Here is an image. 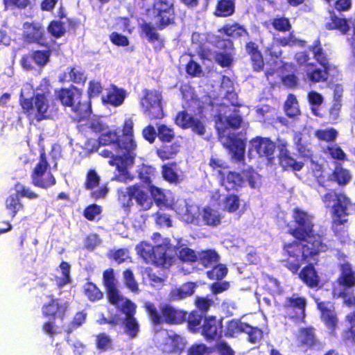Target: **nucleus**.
<instances>
[{
	"instance_id": "1",
	"label": "nucleus",
	"mask_w": 355,
	"mask_h": 355,
	"mask_svg": "<svg viewBox=\"0 0 355 355\" xmlns=\"http://www.w3.org/2000/svg\"><path fill=\"white\" fill-rule=\"evenodd\" d=\"M292 218L294 226L288 227V233L295 239L282 245L283 266L292 274H297L307 287L318 288L320 277L315 265L329 246L323 235L315 232L313 217L308 212L295 207Z\"/></svg>"
},
{
	"instance_id": "2",
	"label": "nucleus",
	"mask_w": 355,
	"mask_h": 355,
	"mask_svg": "<svg viewBox=\"0 0 355 355\" xmlns=\"http://www.w3.org/2000/svg\"><path fill=\"white\" fill-rule=\"evenodd\" d=\"M134 123L132 119H125L122 124V135L116 130H107L101 133L98 137L100 146H111L114 151L108 148L103 149L100 153L104 158H109L110 166H116V173L113 180L120 182H128L134 180L129 173L125 164H132L136 157L137 143L134 139Z\"/></svg>"
},
{
	"instance_id": "3",
	"label": "nucleus",
	"mask_w": 355,
	"mask_h": 355,
	"mask_svg": "<svg viewBox=\"0 0 355 355\" xmlns=\"http://www.w3.org/2000/svg\"><path fill=\"white\" fill-rule=\"evenodd\" d=\"M308 49L312 53L313 58L322 67V69L317 68L315 63L310 61L311 58L306 51L297 52L294 55L295 61L299 67L304 68L309 82L318 83L327 81L332 65L320 38L314 40Z\"/></svg>"
},
{
	"instance_id": "4",
	"label": "nucleus",
	"mask_w": 355,
	"mask_h": 355,
	"mask_svg": "<svg viewBox=\"0 0 355 355\" xmlns=\"http://www.w3.org/2000/svg\"><path fill=\"white\" fill-rule=\"evenodd\" d=\"M49 87V80L44 78L37 87L38 90L42 91L41 93H36L31 98H26L22 94L20 95L19 104L30 123H38L50 118Z\"/></svg>"
},
{
	"instance_id": "5",
	"label": "nucleus",
	"mask_w": 355,
	"mask_h": 355,
	"mask_svg": "<svg viewBox=\"0 0 355 355\" xmlns=\"http://www.w3.org/2000/svg\"><path fill=\"white\" fill-rule=\"evenodd\" d=\"M144 308L150 324L159 326L163 324L168 325H178L187 322L188 323L187 312L178 309L170 304H160L158 308L150 302H146Z\"/></svg>"
},
{
	"instance_id": "6",
	"label": "nucleus",
	"mask_w": 355,
	"mask_h": 355,
	"mask_svg": "<svg viewBox=\"0 0 355 355\" xmlns=\"http://www.w3.org/2000/svg\"><path fill=\"white\" fill-rule=\"evenodd\" d=\"M83 92L71 85L68 88H60L55 91L56 99L64 107H70L77 121H81L90 116L91 101L83 100Z\"/></svg>"
},
{
	"instance_id": "7",
	"label": "nucleus",
	"mask_w": 355,
	"mask_h": 355,
	"mask_svg": "<svg viewBox=\"0 0 355 355\" xmlns=\"http://www.w3.org/2000/svg\"><path fill=\"white\" fill-rule=\"evenodd\" d=\"M171 248L170 239H163L160 243H157L155 246L148 242L141 241L137 245L135 250L145 263L164 267L170 259L167 255V252Z\"/></svg>"
},
{
	"instance_id": "8",
	"label": "nucleus",
	"mask_w": 355,
	"mask_h": 355,
	"mask_svg": "<svg viewBox=\"0 0 355 355\" xmlns=\"http://www.w3.org/2000/svg\"><path fill=\"white\" fill-rule=\"evenodd\" d=\"M148 11L155 20L156 28L159 31L175 24L177 14L175 0H153Z\"/></svg>"
},
{
	"instance_id": "9",
	"label": "nucleus",
	"mask_w": 355,
	"mask_h": 355,
	"mask_svg": "<svg viewBox=\"0 0 355 355\" xmlns=\"http://www.w3.org/2000/svg\"><path fill=\"white\" fill-rule=\"evenodd\" d=\"M162 93L156 89H144L140 100L143 114L150 121L162 119L164 116Z\"/></svg>"
},
{
	"instance_id": "10",
	"label": "nucleus",
	"mask_w": 355,
	"mask_h": 355,
	"mask_svg": "<svg viewBox=\"0 0 355 355\" xmlns=\"http://www.w3.org/2000/svg\"><path fill=\"white\" fill-rule=\"evenodd\" d=\"M31 177L35 187L44 189L52 187L56 184V179L50 171V165L44 149L40 152L38 162L33 169Z\"/></svg>"
},
{
	"instance_id": "11",
	"label": "nucleus",
	"mask_w": 355,
	"mask_h": 355,
	"mask_svg": "<svg viewBox=\"0 0 355 355\" xmlns=\"http://www.w3.org/2000/svg\"><path fill=\"white\" fill-rule=\"evenodd\" d=\"M223 318H218L216 315H209L203 318L198 327L193 328L188 324V329L192 333L200 332V334L208 342L214 341L223 337Z\"/></svg>"
},
{
	"instance_id": "12",
	"label": "nucleus",
	"mask_w": 355,
	"mask_h": 355,
	"mask_svg": "<svg viewBox=\"0 0 355 355\" xmlns=\"http://www.w3.org/2000/svg\"><path fill=\"white\" fill-rule=\"evenodd\" d=\"M307 300L297 293L286 297L282 304L285 317L293 321H304L306 318Z\"/></svg>"
},
{
	"instance_id": "13",
	"label": "nucleus",
	"mask_w": 355,
	"mask_h": 355,
	"mask_svg": "<svg viewBox=\"0 0 355 355\" xmlns=\"http://www.w3.org/2000/svg\"><path fill=\"white\" fill-rule=\"evenodd\" d=\"M250 152H254L259 158L266 160L270 164L274 163L277 141L275 142L269 137L257 136L250 141Z\"/></svg>"
},
{
	"instance_id": "14",
	"label": "nucleus",
	"mask_w": 355,
	"mask_h": 355,
	"mask_svg": "<svg viewBox=\"0 0 355 355\" xmlns=\"http://www.w3.org/2000/svg\"><path fill=\"white\" fill-rule=\"evenodd\" d=\"M193 304L196 309L190 313H187L188 324L193 328L198 327L203 318L208 316V312L214 306V301L209 295L197 296L194 300Z\"/></svg>"
},
{
	"instance_id": "15",
	"label": "nucleus",
	"mask_w": 355,
	"mask_h": 355,
	"mask_svg": "<svg viewBox=\"0 0 355 355\" xmlns=\"http://www.w3.org/2000/svg\"><path fill=\"white\" fill-rule=\"evenodd\" d=\"M49 301L42 306V314L47 319H59L63 321L70 307L67 301L62 302L60 299L55 297L53 295H48Z\"/></svg>"
},
{
	"instance_id": "16",
	"label": "nucleus",
	"mask_w": 355,
	"mask_h": 355,
	"mask_svg": "<svg viewBox=\"0 0 355 355\" xmlns=\"http://www.w3.org/2000/svg\"><path fill=\"white\" fill-rule=\"evenodd\" d=\"M295 340L297 347L304 352L320 349L322 347L315 334V329L312 326L300 328Z\"/></svg>"
},
{
	"instance_id": "17",
	"label": "nucleus",
	"mask_w": 355,
	"mask_h": 355,
	"mask_svg": "<svg viewBox=\"0 0 355 355\" xmlns=\"http://www.w3.org/2000/svg\"><path fill=\"white\" fill-rule=\"evenodd\" d=\"M289 144L285 139L277 138L278 159L283 170L299 171L304 167V162L297 161L288 150Z\"/></svg>"
},
{
	"instance_id": "18",
	"label": "nucleus",
	"mask_w": 355,
	"mask_h": 355,
	"mask_svg": "<svg viewBox=\"0 0 355 355\" xmlns=\"http://www.w3.org/2000/svg\"><path fill=\"white\" fill-rule=\"evenodd\" d=\"M23 40L27 44H37L47 46L45 31L38 22H25L23 24Z\"/></svg>"
},
{
	"instance_id": "19",
	"label": "nucleus",
	"mask_w": 355,
	"mask_h": 355,
	"mask_svg": "<svg viewBox=\"0 0 355 355\" xmlns=\"http://www.w3.org/2000/svg\"><path fill=\"white\" fill-rule=\"evenodd\" d=\"M340 275L337 278V283L345 290L351 289L355 286V271L352 264L345 262L340 266Z\"/></svg>"
},
{
	"instance_id": "20",
	"label": "nucleus",
	"mask_w": 355,
	"mask_h": 355,
	"mask_svg": "<svg viewBox=\"0 0 355 355\" xmlns=\"http://www.w3.org/2000/svg\"><path fill=\"white\" fill-rule=\"evenodd\" d=\"M125 96L126 92L124 89L119 88L112 84L107 89L106 95L102 96V102L104 105L118 107L123 103Z\"/></svg>"
},
{
	"instance_id": "21",
	"label": "nucleus",
	"mask_w": 355,
	"mask_h": 355,
	"mask_svg": "<svg viewBox=\"0 0 355 355\" xmlns=\"http://www.w3.org/2000/svg\"><path fill=\"white\" fill-rule=\"evenodd\" d=\"M219 175L220 176L221 184L227 191H237L243 183V177L237 172L229 171L225 175L223 171H219Z\"/></svg>"
},
{
	"instance_id": "22",
	"label": "nucleus",
	"mask_w": 355,
	"mask_h": 355,
	"mask_svg": "<svg viewBox=\"0 0 355 355\" xmlns=\"http://www.w3.org/2000/svg\"><path fill=\"white\" fill-rule=\"evenodd\" d=\"M351 179L352 175L349 171L343 168L340 163L335 165L333 171L327 176L328 181L336 183L340 187L347 185Z\"/></svg>"
},
{
	"instance_id": "23",
	"label": "nucleus",
	"mask_w": 355,
	"mask_h": 355,
	"mask_svg": "<svg viewBox=\"0 0 355 355\" xmlns=\"http://www.w3.org/2000/svg\"><path fill=\"white\" fill-rule=\"evenodd\" d=\"M325 28L329 31H338L343 35L347 34L349 31V25L347 19L339 17L333 10L329 12V17L325 24Z\"/></svg>"
},
{
	"instance_id": "24",
	"label": "nucleus",
	"mask_w": 355,
	"mask_h": 355,
	"mask_svg": "<svg viewBox=\"0 0 355 355\" xmlns=\"http://www.w3.org/2000/svg\"><path fill=\"white\" fill-rule=\"evenodd\" d=\"M236 12V0H217L213 15L216 17H232Z\"/></svg>"
},
{
	"instance_id": "25",
	"label": "nucleus",
	"mask_w": 355,
	"mask_h": 355,
	"mask_svg": "<svg viewBox=\"0 0 355 355\" xmlns=\"http://www.w3.org/2000/svg\"><path fill=\"white\" fill-rule=\"evenodd\" d=\"M218 31L227 37L237 39L245 35L249 36V33L246 28L238 22L233 24H226L223 25Z\"/></svg>"
},
{
	"instance_id": "26",
	"label": "nucleus",
	"mask_w": 355,
	"mask_h": 355,
	"mask_svg": "<svg viewBox=\"0 0 355 355\" xmlns=\"http://www.w3.org/2000/svg\"><path fill=\"white\" fill-rule=\"evenodd\" d=\"M130 193L132 199H135L137 203L144 210H147L151 207V202L141 186L137 183L130 186Z\"/></svg>"
},
{
	"instance_id": "27",
	"label": "nucleus",
	"mask_w": 355,
	"mask_h": 355,
	"mask_svg": "<svg viewBox=\"0 0 355 355\" xmlns=\"http://www.w3.org/2000/svg\"><path fill=\"white\" fill-rule=\"evenodd\" d=\"M220 255L214 249L201 250L198 252L197 261L205 268L211 267L218 263Z\"/></svg>"
},
{
	"instance_id": "28",
	"label": "nucleus",
	"mask_w": 355,
	"mask_h": 355,
	"mask_svg": "<svg viewBox=\"0 0 355 355\" xmlns=\"http://www.w3.org/2000/svg\"><path fill=\"white\" fill-rule=\"evenodd\" d=\"M5 207L11 219H13L19 212L24 210V204L15 193L9 195L6 198Z\"/></svg>"
},
{
	"instance_id": "29",
	"label": "nucleus",
	"mask_w": 355,
	"mask_h": 355,
	"mask_svg": "<svg viewBox=\"0 0 355 355\" xmlns=\"http://www.w3.org/2000/svg\"><path fill=\"white\" fill-rule=\"evenodd\" d=\"M180 147L181 145L178 141H175L169 145L163 144L157 149L156 154L162 160L173 159L180 152Z\"/></svg>"
},
{
	"instance_id": "30",
	"label": "nucleus",
	"mask_w": 355,
	"mask_h": 355,
	"mask_svg": "<svg viewBox=\"0 0 355 355\" xmlns=\"http://www.w3.org/2000/svg\"><path fill=\"white\" fill-rule=\"evenodd\" d=\"M140 28L141 33L145 35L148 42L153 44L157 42L159 49L164 47V40L161 38L159 34L157 32L156 26L154 27L150 23L144 22L141 24Z\"/></svg>"
},
{
	"instance_id": "31",
	"label": "nucleus",
	"mask_w": 355,
	"mask_h": 355,
	"mask_svg": "<svg viewBox=\"0 0 355 355\" xmlns=\"http://www.w3.org/2000/svg\"><path fill=\"white\" fill-rule=\"evenodd\" d=\"M232 159L237 162L245 159V144L240 139H232L228 146Z\"/></svg>"
},
{
	"instance_id": "32",
	"label": "nucleus",
	"mask_w": 355,
	"mask_h": 355,
	"mask_svg": "<svg viewBox=\"0 0 355 355\" xmlns=\"http://www.w3.org/2000/svg\"><path fill=\"white\" fill-rule=\"evenodd\" d=\"M246 327H248V323L237 319L230 320L226 323L224 335L227 338H234L237 335L244 333Z\"/></svg>"
},
{
	"instance_id": "33",
	"label": "nucleus",
	"mask_w": 355,
	"mask_h": 355,
	"mask_svg": "<svg viewBox=\"0 0 355 355\" xmlns=\"http://www.w3.org/2000/svg\"><path fill=\"white\" fill-rule=\"evenodd\" d=\"M345 320L349 326L343 331V339L344 341L349 342L355 345V311L346 314Z\"/></svg>"
},
{
	"instance_id": "34",
	"label": "nucleus",
	"mask_w": 355,
	"mask_h": 355,
	"mask_svg": "<svg viewBox=\"0 0 355 355\" xmlns=\"http://www.w3.org/2000/svg\"><path fill=\"white\" fill-rule=\"evenodd\" d=\"M43 50H33L31 51L33 60L40 67H44L49 61L51 55V46L47 42V46Z\"/></svg>"
},
{
	"instance_id": "35",
	"label": "nucleus",
	"mask_w": 355,
	"mask_h": 355,
	"mask_svg": "<svg viewBox=\"0 0 355 355\" xmlns=\"http://www.w3.org/2000/svg\"><path fill=\"white\" fill-rule=\"evenodd\" d=\"M83 293L91 302H98L103 298V293L93 282H87L83 286Z\"/></svg>"
},
{
	"instance_id": "36",
	"label": "nucleus",
	"mask_w": 355,
	"mask_h": 355,
	"mask_svg": "<svg viewBox=\"0 0 355 355\" xmlns=\"http://www.w3.org/2000/svg\"><path fill=\"white\" fill-rule=\"evenodd\" d=\"M202 219L204 224L208 226L215 227L220 223L221 218L218 211L210 207H204L202 211Z\"/></svg>"
},
{
	"instance_id": "37",
	"label": "nucleus",
	"mask_w": 355,
	"mask_h": 355,
	"mask_svg": "<svg viewBox=\"0 0 355 355\" xmlns=\"http://www.w3.org/2000/svg\"><path fill=\"white\" fill-rule=\"evenodd\" d=\"M95 346L100 352H105L113 349L112 339L105 332H101L95 336Z\"/></svg>"
},
{
	"instance_id": "38",
	"label": "nucleus",
	"mask_w": 355,
	"mask_h": 355,
	"mask_svg": "<svg viewBox=\"0 0 355 355\" xmlns=\"http://www.w3.org/2000/svg\"><path fill=\"white\" fill-rule=\"evenodd\" d=\"M323 153L329 155V157L334 160L340 162L347 161V154L343 148L337 144H332L327 146L323 149Z\"/></svg>"
},
{
	"instance_id": "39",
	"label": "nucleus",
	"mask_w": 355,
	"mask_h": 355,
	"mask_svg": "<svg viewBox=\"0 0 355 355\" xmlns=\"http://www.w3.org/2000/svg\"><path fill=\"white\" fill-rule=\"evenodd\" d=\"M315 137L322 141L327 143H333L338 136V132L334 128H328L326 129H318L314 132Z\"/></svg>"
},
{
	"instance_id": "40",
	"label": "nucleus",
	"mask_w": 355,
	"mask_h": 355,
	"mask_svg": "<svg viewBox=\"0 0 355 355\" xmlns=\"http://www.w3.org/2000/svg\"><path fill=\"white\" fill-rule=\"evenodd\" d=\"M124 332L130 338H135L139 332V324L135 316L124 318L123 320Z\"/></svg>"
},
{
	"instance_id": "41",
	"label": "nucleus",
	"mask_w": 355,
	"mask_h": 355,
	"mask_svg": "<svg viewBox=\"0 0 355 355\" xmlns=\"http://www.w3.org/2000/svg\"><path fill=\"white\" fill-rule=\"evenodd\" d=\"M284 110L286 115L293 117L300 114L298 101L293 94H289L284 103Z\"/></svg>"
},
{
	"instance_id": "42",
	"label": "nucleus",
	"mask_w": 355,
	"mask_h": 355,
	"mask_svg": "<svg viewBox=\"0 0 355 355\" xmlns=\"http://www.w3.org/2000/svg\"><path fill=\"white\" fill-rule=\"evenodd\" d=\"M308 101L311 105V110L312 113L316 116L321 117V114L319 113L318 107L323 103V96L315 91H310L307 94Z\"/></svg>"
},
{
	"instance_id": "43",
	"label": "nucleus",
	"mask_w": 355,
	"mask_h": 355,
	"mask_svg": "<svg viewBox=\"0 0 355 355\" xmlns=\"http://www.w3.org/2000/svg\"><path fill=\"white\" fill-rule=\"evenodd\" d=\"M155 168L148 165H142L138 171V178L140 181L149 187L152 184V178L155 176Z\"/></svg>"
},
{
	"instance_id": "44",
	"label": "nucleus",
	"mask_w": 355,
	"mask_h": 355,
	"mask_svg": "<svg viewBox=\"0 0 355 355\" xmlns=\"http://www.w3.org/2000/svg\"><path fill=\"white\" fill-rule=\"evenodd\" d=\"M212 268L207 271V277L211 280H221L227 274V268L225 265L216 263L211 266Z\"/></svg>"
},
{
	"instance_id": "45",
	"label": "nucleus",
	"mask_w": 355,
	"mask_h": 355,
	"mask_svg": "<svg viewBox=\"0 0 355 355\" xmlns=\"http://www.w3.org/2000/svg\"><path fill=\"white\" fill-rule=\"evenodd\" d=\"M86 318L87 313L84 311L76 313L71 321L69 323L65 331L67 334H71L86 322Z\"/></svg>"
},
{
	"instance_id": "46",
	"label": "nucleus",
	"mask_w": 355,
	"mask_h": 355,
	"mask_svg": "<svg viewBox=\"0 0 355 355\" xmlns=\"http://www.w3.org/2000/svg\"><path fill=\"white\" fill-rule=\"evenodd\" d=\"M157 137L163 143H171L175 138V132L173 128L164 124L157 126Z\"/></svg>"
},
{
	"instance_id": "47",
	"label": "nucleus",
	"mask_w": 355,
	"mask_h": 355,
	"mask_svg": "<svg viewBox=\"0 0 355 355\" xmlns=\"http://www.w3.org/2000/svg\"><path fill=\"white\" fill-rule=\"evenodd\" d=\"M178 257L182 262L191 263L197 261L198 252L186 246L179 250Z\"/></svg>"
},
{
	"instance_id": "48",
	"label": "nucleus",
	"mask_w": 355,
	"mask_h": 355,
	"mask_svg": "<svg viewBox=\"0 0 355 355\" xmlns=\"http://www.w3.org/2000/svg\"><path fill=\"white\" fill-rule=\"evenodd\" d=\"M47 30L49 33L55 38H60L62 37L66 33L64 24L60 20L51 21L47 26Z\"/></svg>"
},
{
	"instance_id": "49",
	"label": "nucleus",
	"mask_w": 355,
	"mask_h": 355,
	"mask_svg": "<svg viewBox=\"0 0 355 355\" xmlns=\"http://www.w3.org/2000/svg\"><path fill=\"white\" fill-rule=\"evenodd\" d=\"M14 188L16 190V194L21 198H26L29 200L37 199L39 197V195L33 191L30 187L21 184L20 182H17L14 185Z\"/></svg>"
},
{
	"instance_id": "50",
	"label": "nucleus",
	"mask_w": 355,
	"mask_h": 355,
	"mask_svg": "<svg viewBox=\"0 0 355 355\" xmlns=\"http://www.w3.org/2000/svg\"><path fill=\"white\" fill-rule=\"evenodd\" d=\"M59 267L61 270L62 277L58 282L57 285L59 288H62L64 286L71 282V278L70 275L71 266L68 262L62 261Z\"/></svg>"
},
{
	"instance_id": "51",
	"label": "nucleus",
	"mask_w": 355,
	"mask_h": 355,
	"mask_svg": "<svg viewBox=\"0 0 355 355\" xmlns=\"http://www.w3.org/2000/svg\"><path fill=\"white\" fill-rule=\"evenodd\" d=\"M315 302L317 309L320 311V318L336 312L334 303L331 301H322L320 299H315Z\"/></svg>"
},
{
	"instance_id": "52",
	"label": "nucleus",
	"mask_w": 355,
	"mask_h": 355,
	"mask_svg": "<svg viewBox=\"0 0 355 355\" xmlns=\"http://www.w3.org/2000/svg\"><path fill=\"white\" fill-rule=\"evenodd\" d=\"M162 173L164 179L169 183L177 184L180 182L178 174L171 166L167 164L163 165Z\"/></svg>"
},
{
	"instance_id": "53",
	"label": "nucleus",
	"mask_w": 355,
	"mask_h": 355,
	"mask_svg": "<svg viewBox=\"0 0 355 355\" xmlns=\"http://www.w3.org/2000/svg\"><path fill=\"white\" fill-rule=\"evenodd\" d=\"M101 179L94 169H89L86 174L84 188L87 190H93L100 183Z\"/></svg>"
},
{
	"instance_id": "54",
	"label": "nucleus",
	"mask_w": 355,
	"mask_h": 355,
	"mask_svg": "<svg viewBox=\"0 0 355 355\" xmlns=\"http://www.w3.org/2000/svg\"><path fill=\"white\" fill-rule=\"evenodd\" d=\"M244 333L248 334V340L252 344L258 343L263 338V332L261 329L252 327L248 324Z\"/></svg>"
},
{
	"instance_id": "55",
	"label": "nucleus",
	"mask_w": 355,
	"mask_h": 355,
	"mask_svg": "<svg viewBox=\"0 0 355 355\" xmlns=\"http://www.w3.org/2000/svg\"><path fill=\"white\" fill-rule=\"evenodd\" d=\"M148 187L153 198L155 200V204L158 207L166 205L167 199L165 194L160 188L155 187L153 184H151Z\"/></svg>"
},
{
	"instance_id": "56",
	"label": "nucleus",
	"mask_w": 355,
	"mask_h": 355,
	"mask_svg": "<svg viewBox=\"0 0 355 355\" xmlns=\"http://www.w3.org/2000/svg\"><path fill=\"white\" fill-rule=\"evenodd\" d=\"M196 285L193 282H187L182 287L177 289L174 295L178 300H182L187 297L191 296L196 289Z\"/></svg>"
},
{
	"instance_id": "57",
	"label": "nucleus",
	"mask_w": 355,
	"mask_h": 355,
	"mask_svg": "<svg viewBox=\"0 0 355 355\" xmlns=\"http://www.w3.org/2000/svg\"><path fill=\"white\" fill-rule=\"evenodd\" d=\"M324 325L330 330L332 334H335L338 329V318L336 312L320 318Z\"/></svg>"
},
{
	"instance_id": "58",
	"label": "nucleus",
	"mask_w": 355,
	"mask_h": 355,
	"mask_svg": "<svg viewBox=\"0 0 355 355\" xmlns=\"http://www.w3.org/2000/svg\"><path fill=\"white\" fill-rule=\"evenodd\" d=\"M224 204L226 211L230 213L235 212L240 207L239 197L235 194L227 195L224 200Z\"/></svg>"
},
{
	"instance_id": "59",
	"label": "nucleus",
	"mask_w": 355,
	"mask_h": 355,
	"mask_svg": "<svg viewBox=\"0 0 355 355\" xmlns=\"http://www.w3.org/2000/svg\"><path fill=\"white\" fill-rule=\"evenodd\" d=\"M193 117L186 110L180 111L175 116V123L182 129H188L191 126L189 123Z\"/></svg>"
},
{
	"instance_id": "60",
	"label": "nucleus",
	"mask_w": 355,
	"mask_h": 355,
	"mask_svg": "<svg viewBox=\"0 0 355 355\" xmlns=\"http://www.w3.org/2000/svg\"><path fill=\"white\" fill-rule=\"evenodd\" d=\"M124 282L126 287L134 293L139 292L138 284L136 282L134 274L130 269H126L123 271Z\"/></svg>"
},
{
	"instance_id": "61",
	"label": "nucleus",
	"mask_w": 355,
	"mask_h": 355,
	"mask_svg": "<svg viewBox=\"0 0 355 355\" xmlns=\"http://www.w3.org/2000/svg\"><path fill=\"white\" fill-rule=\"evenodd\" d=\"M171 343V352L180 354L184 349L185 343L182 337L177 334L168 336Z\"/></svg>"
},
{
	"instance_id": "62",
	"label": "nucleus",
	"mask_w": 355,
	"mask_h": 355,
	"mask_svg": "<svg viewBox=\"0 0 355 355\" xmlns=\"http://www.w3.org/2000/svg\"><path fill=\"white\" fill-rule=\"evenodd\" d=\"M216 62L221 67H229L233 63V58L231 53L217 52L214 57Z\"/></svg>"
},
{
	"instance_id": "63",
	"label": "nucleus",
	"mask_w": 355,
	"mask_h": 355,
	"mask_svg": "<svg viewBox=\"0 0 355 355\" xmlns=\"http://www.w3.org/2000/svg\"><path fill=\"white\" fill-rule=\"evenodd\" d=\"M110 41L116 46L125 47L130 44L128 37L117 31L111 33L109 35Z\"/></svg>"
},
{
	"instance_id": "64",
	"label": "nucleus",
	"mask_w": 355,
	"mask_h": 355,
	"mask_svg": "<svg viewBox=\"0 0 355 355\" xmlns=\"http://www.w3.org/2000/svg\"><path fill=\"white\" fill-rule=\"evenodd\" d=\"M102 212V207L97 204L87 205L83 210V216L88 220L92 221Z\"/></svg>"
}]
</instances>
